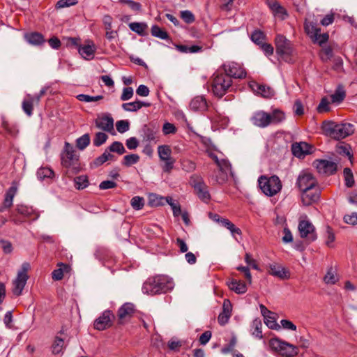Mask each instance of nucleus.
I'll use <instances>...</instances> for the list:
<instances>
[{
    "instance_id": "f257e3e1",
    "label": "nucleus",
    "mask_w": 357,
    "mask_h": 357,
    "mask_svg": "<svg viewBox=\"0 0 357 357\" xmlns=\"http://www.w3.org/2000/svg\"><path fill=\"white\" fill-rule=\"evenodd\" d=\"M321 129L325 135L335 140H340L352 135L354 126L349 123H337L333 121H324Z\"/></svg>"
},
{
    "instance_id": "f03ea898",
    "label": "nucleus",
    "mask_w": 357,
    "mask_h": 357,
    "mask_svg": "<svg viewBox=\"0 0 357 357\" xmlns=\"http://www.w3.org/2000/svg\"><path fill=\"white\" fill-rule=\"evenodd\" d=\"M174 283L165 275H157L147 279L142 287V291L146 294L154 295L166 293L172 289Z\"/></svg>"
},
{
    "instance_id": "7ed1b4c3",
    "label": "nucleus",
    "mask_w": 357,
    "mask_h": 357,
    "mask_svg": "<svg viewBox=\"0 0 357 357\" xmlns=\"http://www.w3.org/2000/svg\"><path fill=\"white\" fill-rule=\"evenodd\" d=\"M259 188L267 196L272 197L281 190L282 183L278 176H261L258 179Z\"/></svg>"
},
{
    "instance_id": "20e7f679",
    "label": "nucleus",
    "mask_w": 357,
    "mask_h": 357,
    "mask_svg": "<svg viewBox=\"0 0 357 357\" xmlns=\"http://www.w3.org/2000/svg\"><path fill=\"white\" fill-rule=\"evenodd\" d=\"M232 80L228 75L225 74L214 75L211 87L213 94L222 98L231 86Z\"/></svg>"
},
{
    "instance_id": "39448f33",
    "label": "nucleus",
    "mask_w": 357,
    "mask_h": 357,
    "mask_svg": "<svg viewBox=\"0 0 357 357\" xmlns=\"http://www.w3.org/2000/svg\"><path fill=\"white\" fill-rule=\"evenodd\" d=\"M270 345L273 350L278 351L280 355L284 357H294L298 354L296 347L278 338L272 339L270 341Z\"/></svg>"
},
{
    "instance_id": "423d86ee",
    "label": "nucleus",
    "mask_w": 357,
    "mask_h": 357,
    "mask_svg": "<svg viewBox=\"0 0 357 357\" xmlns=\"http://www.w3.org/2000/svg\"><path fill=\"white\" fill-rule=\"evenodd\" d=\"M275 45L276 53L284 59H287L294 53V50L291 42L283 35L276 36Z\"/></svg>"
},
{
    "instance_id": "0eeeda50",
    "label": "nucleus",
    "mask_w": 357,
    "mask_h": 357,
    "mask_svg": "<svg viewBox=\"0 0 357 357\" xmlns=\"http://www.w3.org/2000/svg\"><path fill=\"white\" fill-rule=\"evenodd\" d=\"M190 184L194 188L197 197L204 202H208L211 199V195L208 190V186L204 183L203 178L198 175H192L190 177Z\"/></svg>"
},
{
    "instance_id": "6e6552de",
    "label": "nucleus",
    "mask_w": 357,
    "mask_h": 357,
    "mask_svg": "<svg viewBox=\"0 0 357 357\" xmlns=\"http://www.w3.org/2000/svg\"><path fill=\"white\" fill-rule=\"evenodd\" d=\"M296 185L301 191L312 190L318 185V181L311 172L303 171L297 178Z\"/></svg>"
},
{
    "instance_id": "1a4fd4ad",
    "label": "nucleus",
    "mask_w": 357,
    "mask_h": 357,
    "mask_svg": "<svg viewBox=\"0 0 357 357\" xmlns=\"http://www.w3.org/2000/svg\"><path fill=\"white\" fill-rule=\"evenodd\" d=\"M73 147L68 142L65 144V151L61 155V164L66 168L77 169L78 156L75 154Z\"/></svg>"
},
{
    "instance_id": "9d476101",
    "label": "nucleus",
    "mask_w": 357,
    "mask_h": 357,
    "mask_svg": "<svg viewBox=\"0 0 357 357\" xmlns=\"http://www.w3.org/2000/svg\"><path fill=\"white\" fill-rule=\"evenodd\" d=\"M298 228L301 237L308 242L314 241L317 238L315 228L310 220H301Z\"/></svg>"
},
{
    "instance_id": "9b49d317",
    "label": "nucleus",
    "mask_w": 357,
    "mask_h": 357,
    "mask_svg": "<svg viewBox=\"0 0 357 357\" xmlns=\"http://www.w3.org/2000/svg\"><path fill=\"white\" fill-rule=\"evenodd\" d=\"M114 314L110 310H105L93 323L94 328L98 331H103L112 326Z\"/></svg>"
},
{
    "instance_id": "f8f14e48",
    "label": "nucleus",
    "mask_w": 357,
    "mask_h": 357,
    "mask_svg": "<svg viewBox=\"0 0 357 357\" xmlns=\"http://www.w3.org/2000/svg\"><path fill=\"white\" fill-rule=\"evenodd\" d=\"M28 264L23 265V269L17 273L16 279L13 281V293L18 296L22 294L24 287L29 278L26 273Z\"/></svg>"
},
{
    "instance_id": "ddd939ff",
    "label": "nucleus",
    "mask_w": 357,
    "mask_h": 357,
    "mask_svg": "<svg viewBox=\"0 0 357 357\" xmlns=\"http://www.w3.org/2000/svg\"><path fill=\"white\" fill-rule=\"evenodd\" d=\"M223 69L225 73V75L229 76L234 78L242 79L246 76V73L243 68H241L238 63L231 62L223 65Z\"/></svg>"
},
{
    "instance_id": "4468645a",
    "label": "nucleus",
    "mask_w": 357,
    "mask_h": 357,
    "mask_svg": "<svg viewBox=\"0 0 357 357\" xmlns=\"http://www.w3.org/2000/svg\"><path fill=\"white\" fill-rule=\"evenodd\" d=\"M320 197V190L319 185L313 189L301 191V202L304 206H310L317 202Z\"/></svg>"
},
{
    "instance_id": "2eb2a0df",
    "label": "nucleus",
    "mask_w": 357,
    "mask_h": 357,
    "mask_svg": "<svg viewBox=\"0 0 357 357\" xmlns=\"http://www.w3.org/2000/svg\"><path fill=\"white\" fill-rule=\"evenodd\" d=\"M270 119L269 113L259 110L253 113L250 121L254 126L264 128L270 126Z\"/></svg>"
},
{
    "instance_id": "dca6fc26",
    "label": "nucleus",
    "mask_w": 357,
    "mask_h": 357,
    "mask_svg": "<svg viewBox=\"0 0 357 357\" xmlns=\"http://www.w3.org/2000/svg\"><path fill=\"white\" fill-rule=\"evenodd\" d=\"M317 171L321 174H333L337 171V164L327 160H317L314 162Z\"/></svg>"
},
{
    "instance_id": "f3484780",
    "label": "nucleus",
    "mask_w": 357,
    "mask_h": 357,
    "mask_svg": "<svg viewBox=\"0 0 357 357\" xmlns=\"http://www.w3.org/2000/svg\"><path fill=\"white\" fill-rule=\"evenodd\" d=\"M217 166L221 173L219 176H216L214 179L216 183L222 184L227 180L228 174L231 173V166L229 162L225 159H220Z\"/></svg>"
},
{
    "instance_id": "a211bd4d",
    "label": "nucleus",
    "mask_w": 357,
    "mask_h": 357,
    "mask_svg": "<svg viewBox=\"0 0 357 357\" xmlns=\"http://www.w3.org/2000/svg\"><path fill=\"white\" fill-rule=\"evenodd\" d=\"M96 126L106 132L114 131V119L108 114L98 116L95 120Z\"/></svg>"
},
{
    "instance_id": "6ab92c4d",
    "label": "nucleus",
    "mask_w": 357,
    "mask_h": 357,
    "mask_svg": "<svg viewBox=\"0 0 357 357\" xmlns=\"http://www.w3.org/2000/svg\"><path fill=\"white\" fill-rule=\"evenodd\" d=\"M249 86L254 93L264 98H271L275 95L274 90L265 84H259L256 82H251Z\"/></svg>"
},
{
    "instance_id": "aec40b11",
    "label": "nucleus",
    "mask_w": 357,
    "mask_h": 357,
    "mask_svg": "<svg viewBox=\"0 0 357 357\" xmlns=\"http://www.w3.org/2000/svg\"><path fill=\"white\" fill-rule=\"evenodd\" d=\"M135 311V306L132 303H126L123 304L118 310L119 323L123 324L126 321L132 317Z\"/></svg>"
},
{
    "instance_id": "412c9836",
    "label": "nucleus",
    "mask_w": 357,
    "mask_h": 357,
    "mask_svg": "<svg viewBox=\"0 0 357 357\" xmlns=\"http://www.w3.org/2000/svg\"><path fill=\"white\" fill-rule=\"evenodd\" d=\"M157 133V129L147 125H144L141 130L142 140L147 144L156 143Z\"/></svg>"
},
{
    "instance_id": "4be33fe9",
    "label": "nucleus",
    "mask_w": 357,
    "mask_h": 357,
    "mask_svg": "<svg viewBox=\"0 0 357 357\" xmlns=\"http://www.w3.org/2000/svg\"><path fill=\"white\" fill-rule=\"evenodd\" d=\"M312 146L306 142L294 143L291 146V151L294 156L303 158L305 155L311 153Z\"/></svg>"
},
{
    "instance_id": "5701e85b",
    "label": "nucleus",
    "mask_w": 357,
    "mask_h": 357,
    "mask_svg": "<svg viewBox=\"0 0 357 357\" xmlns=\"http://www.w3.org/2000/svg\"><path fill=\"white\" fill-rule=\"evenodd\" d=\"M17 191V187L15 183L8 189L5 194V198L2 206L0 207V211L3 212L5 209L10 208L13 205V198Z\"/></svg>"
},
{
    "instance_id": "b1692460",
    "label": "nucleus",
    "mask_w": 357,
    "mask_h": 357,
    "mask_svg": "<svg viewBox=\"0 0 357 357\" xmlns=\"http://www.w3.org/2000/svg\"><path fill=\"white\" fill-rule=\"evenodd\" d=\"M16 211L24 218H30L32 220H37L39 214L32 207L24 204H18L16 206Z\"/></svg>"
},
{
    "instance_id": "393cba45",
    "label": "nucleus",
    "mask_w": 357,
    "mask_h": 357,
    "mask_svg": "<svg viewBox=\"0 0 357 357\" xmlns=\"http://www.w3.org/2000/svg\"><path fill=\"white\" fill-rule=\"evenodd\" d=\"M96 47L92 41H89L87 45H80L78 48L79 54L86 60L93 59Z\"/></svg>"
},
{
    "instance_id": "a878e982",
    "label": "nucleus",
    "mask_w": 357,
    "mask_h": 357,
    "mask_svg": "<svg viewBox=\"0 0 357 357\" xmlns=\"http://www.w3.org/2000/svg\"><path fill=\"white\" fill-rule=\"evenodd\" d=\"M231 303L228 300H225L222 306V312L219 314L218 317V323L223 326L226 324L231 315Z\"/></svg>"
},
{
    "instance_id": "bb28decb",
    "label": "nucleus",
    "mask_w": 357,
    "mask_h": 357,
    "mask_svg": "<svg viewBox=\"0 0 357 357\" xmlns=\"http://www.w3.org/2000/svg\"><path fill=\"white\" fill-rule=\"evenodd\" d=\"M269 273L271 275L282 280L288 279L290 277L289 272L284 267L278 264L271 265Z\"/></svg>"
},
{
    "instance_id": "cd10ccee",
    "label": "nucleus",
    "mask_w": 357,
    "mask_h": 357,
    "mask_svg": "<svg viewBox=\"0 0 357 357\" xmlns=\"http://www.w3.org/2000/svg\"><path fill=\"white\" fill-rule=\"evenodd\" d=\"M190 107L193 111L203 112L207 109L208 104L204 96H196L190 101Z\"/></svg>"
},
{
    "instance_id": "c85d7f7f",
    "label": "nucleus",
    "mask_w": 357,
    "mask_h": 357,
    "mask_svg": "<svg viewBox=\"0 0 357 357\" xmlns=\"http://www.w3.org/2000/svg\"><path fill=\"white\" fill-rule=\"evenodd\" d=\"M229 288L238 294H242L247 291L245 283L241 280L232 279L227 282Z\"/></svg>"
},
{
    "instance_id": "c756f323",
    "label": "nucleus",
    "mask_w": 357,
    "mask_h": 357,
    "mask_svg": "<svg viewBox=\"0 0 357 357\" xmlns=\"http://www.w3.org/2000/svg\"><path fill=\"white\" fill-rule=\"evenodd\" d=\"M36 103V100L33 96L27 94L22 101V107L23 111L29 116H31L33 114V105Z\"/></svg>"
},
{
    "instance_id": "7c9ffc66",
    "label": "nucleus",
    "mask_w": 357,
    "mask_h": 357,
    "mask_svg": "<svg viewBox=\"0 0 357 357\" xmlns=\"http://www.w3.org/2000/svg\"><path fill=\"white\" fill-rule=\"evenodd\" d=\"M24 38L29 43L33 45H38L45 42L43 36L37 32L26 33Z\"/></svg>"
},
{
    "instance_id": "2f4dec72",
    "label": "nucleus",
    "mask_w": 357,
    "mask_h": 357,
    "mask_svg": "<svg viewBox=\"0 0 357 357\" xmlns=\"http://www.w3.org/2000/svg\"><path fill=\"white\" fill-rule=\"evenodd\" d=\"M269 115L271 119L270 125L279 124L283 122L286 119L284 112L278 109H273V112L269 114Z\"/></svg>"
},
{
    "instance_id": "473e14b6",
    "label": "nucleus",
    "mask_w": 357,
    "mask_h": 357,
    "mask_svg": "<svg viewBox=\"0 0 357 357\" xmlns=\"http://www.w3.org/2000/svg\"><path fill=\"white\" fill-rule=\"evenodd\" d=\"M250 327V331L252 335L259 339L262 338V324L260 319H254Z\"/></svg>"
},
{
    "instance_id": "72a5a7b5",
    "label": "nucleus",
    "mask_w": 357,
    "mask_h": 357,
    "mask_svg": "<svg viewBox=\"0 0 357 357\" xmlns=\"http://www.w3.org/2000/svg\"><path fill=\"white\" fill-rule=\"evenodd\" d=\"M338 280L336 270L333 267L328 268L327 273L324 278V281L327 284H334Z\"/></svg>"
},
{
    "instance_id": "f704fd0d",
    "label": "nucleus",
    "mask_w": 357,
    "mask_h": 357,
    "mask_svg": "<svg viewBox=\"0 0 357 357\" xmlns=\"http://www.w3.org/2000/svg\"><path fill=\"white\" fill-rule=\"evenodd\" d=\"M158 156L160 160H168L171 158L172 150L167 145H160L158 147Z\"/></svg>"
},
{
    "instance_id": "c9c22d12",
    "label": "nucleus",
    "mask_w": 357,
    "mask_h": 357,
    "mask_svg": "<svg viewBox=\"0 0 357 357\" xmlns=\"http://www.w3.org/2000/svg\"><path fill=\"white\" fill-rule=\"evenodd\" d=\"M59 268L55 269L52 273V279L54 280H61L63 277L65 271H68V266L63 263L59 264Z\"/></svg>"
},
{
    "instance_id": "e433bc0d",
    "label": "nucleus",
    "mask_w": 357,
    "mask_h": 357,
    "mask_svg": "<svg viewBox=\"0 0 357 357\" xmlns=\"http://www.w3.org/2000/svg\"><path fill=\"white\" fill-rule=\"evenodd\" d=\"M54 175L53 170L49 167H41L37 171V177L40 181H43L45 178H52Z\"/></svg>"
},
{
    "instance_id": "4c0bfd02",
    "label": "nucleus",
    "mask_w": 357,
    "mask_h": 357,
    "mask_svg": "<svg viewBox=\"0 0 357 357\" xmlns=\"http://www.w3.org/2000/svg\"><path fill=\"white\" fill-rule=\"evenodd\" d=\"M345 91L343 87L339 86L335 91L333 94L331 96V102L333 103H340L345 98Z\"/></svg>"
},
{
    "instance_id": "58836bf2",
    "label": "nucleus",
    "mask_w": 357,
    "mask_h": 357,
    "mask_svg": "<svg viewBox=\"0 0 357 357\" xmlns=\"http://www.w3.org/2000/svg\"><path fill=\"white\" fill-rule=\"evenodd\" d=\"M305 29L310 38H313L314 36H317V33L321 31L320 28H319L316 24L312 22H306L305 23Z\"/></svg>"
},
{
    "instance_id": "ea45409f",
    "label": "nucleus",
    "mask_w": 357,
    "mask_h": 357,
    "mask_svg": "<svg viewBox=\"0 0 357 357\" xmlns=\"http://www.w3.org/2000/svg\"><path fill=\"white\" fill-rule=\"evenodd\" d=\"M268 6L275 14L287 15L285 9L278 1H268Z\"/></svg>"
},
{
    "instance_id": "a19ab883",
    "label": "nucleus",
    "mask_w": 357,
    "mask_h": 357,
    "mask_svg": "<svg viewBox=\"0 0 357 357\" xmlns=\"http://www.w3.org/2000/svg\"><path fill=\"white\" fill-rule=\"evenodd\" d=\"M75 188L78 190L86 188L89 185V180L86 176L82 175L74 178Z\"/></svg>"
},
{
    "instance_id": "79ce46f5",
    "label": "nucleus",
    "mask_w": 357,
    "mask_h": 357,
    "mask_svg": "<svg viewBox=\"0 0 357 357\" xmlns=\"http://www.w3.org/2000/svg\"><path fill=\"white\" fill-rule=\"evenodd\" d=\"M153 36L165 40L169 38L168 33L157 25H153L151 30Z\"/></svg>"
},
{
    "instance_id": "37998d69",
    "label": "nucleus",
    "mask_w": 357,
    "mask_h": 357,
    "mask_svg": "<svg viewBox=\"0 0 357 357\" xmlns=\"http://www.w3.org/2000/svg\"><path fill=\"white\" fill-rule=\"evenodd\" d=\"M266 35L260 30H255L251 34V40L257 45L264 43Z\"/></svg>"
},
{
    "instance_id": "c03bdc74",
    "label": "nucleus",
    "mask_w": 357,
    "mask_h": 357,
    "mask_svg": "<svg viewBox=\"0 0 357 357\" xmlns=\"http://www.w3.org/2000/svg\"><path fill=\"white\" fill-rule=\"evenodd\" d=\"M64 347V340L59 337H56L52 346V351L54 354H59L62 352Z\"/></svg>"
},
{
    "instance_id": "a18cd8bd",
    "label": "nucleus",
    "mask_w": 357,
    "mask_h": 357,
    "mask_svg": "<svg viewBox=\"0 0 357 357\" xmlns=\"http://www.w3.org/2000/svg\"><path fill=\"white\" fill-rule=\"evenodd\" d=\"M343 173H344L345 185L347 188L353 187L354 185V175H353L351 170L349 168L346 167L344 169Z\"/></svg>"
},
{
    "instance_id": "49530a36",
    "label": "nucleus",
    "mask_w": 357,
    "mask_h": 357,
    "mask_svg": "<svg viewBox=\"0 0 357 357\" xmlns=\"http://www.w3.org/2000/svg\"><path fill=\"white\" fill-rule=\"evenodd\" d=\"M139 160V156L137 154H128L124 156L122 164L126 167H130L136 164Z\"/></svg>"
},
{
    "instance_id": "de8ad7c7",
    "label": "nucleus",
    "mask_w": 357,
    "mask_h": 357,
    "mask_svg": "<svg viewBox=\"0 0 357 357\" xmlns=\"http://www.w3.org/2000/svg\"><path fill=\"white\" fill-rule=\"evenodd\" d=\"M90 143V136L84 134L76 140V146L80 150H84Z\"/></svg>"
},
{
    "instance_id": "09e8293b",
    "label": "nucleus",
    "mask_w": 357,
    "mask_h": 357,
    "mask_svg": "<svg viewBox=\"0 0 357 357\" xmlns=\"http://www.w3.org/2000/svg\"><path fill=\"white\" fill-rule=\"evenodd\" d=\"M165 199L168 204L172 207L173 215L176 217L179 216L181 213L180 205L176 203L171 197H167Z\"/></svg>"
},
{
    "instance_id": "8fccbe9b",
    "label": "nucleus",
    "mask_w": 357,
    "mask_h": 357,
    "mask_svg": "<svg viewBox=\"0 0 357 357\" xmlns=\"http://www.w3.org/2000/svg\"><path fill=\"white\" fill-rule=\"evenodd\" d=\"M107 138L108 136L105 133L98 132L93 139V144L95 146H100L107 141Z\"/></svg>"
},
{
    "instance_id": "3c124183",
    "label": "nucleus",
    "mask_w": 357,
    "mask_h": 357,
    "mask_svg": "<svg viewBox=\"0 0 357 357\" xmlns=\"http://www.w3.org/2000/svg\"><path fill=\"white\" fill-rule=\"evenodd\" d=\"M109 151L111 152H116L120 155L126 152V149L123 145V144L120 142H113L109 147L108 148Z\"/></svg>"
},
{
    "instance_id": "603ef678",
    "label": "nucleus",
    "mask_w": 357,
    "mask_h": 357,
    "mask_svg": "<svg viewBox=\"0 0 357 357\" xmlns=\"http://www.w3.org/2000/svg\"><path fill=\"white\" fill-rule=\"evenodd\" d=\"M129 27L132 31L142 35L146 28V25L139 22H132L129 24Z\"/></svg>"
},
{
    "instance_id": "864d4df0",
    "label": "nucleus",
    "mask_w": 357,
    "mask_h": 357,
    "mask_svg": "<svg viewBox=\"0 0 357 357\" xmlns=\"http://www.w3.org/2000/svg\"><path fill=\"white\" fill-rule=\"evenodd\" d=\"M77 98L79 101L89 102L100 100L103 98L102 96H91L86 94H79L77 96Z\"/></svg>"
},
{
    "instance_id": "5fc2aeb1",
    "label": "nucleus",
    "mask_w": 357,
    "mask_h": 357,
    "mask_svg": "<svg viewBox=\"0 0 357 357\" xmlns=\"http://www.w3.org/2000/svg\"><path fill=\"white\" fill-rule=\"evenodd\" d=\"M236 342H237L236 337L235 336H233L231 337V339L230 340L229 343L221 349L222 354H229V353L233 351V350L236 344Z\"/></svg>"
},
{
    "instance_id": "6e6d98bb",
    "label": "nucleus",
    "mask_w": 357,
    "mask_h": 357,
    "mask_svg": "<svg viewBox=\"0 0 357 357\" xmlns=\"http://www.w3.org/2000/svg\"><path fill=\"white\" fill-rule=\"evenodd\" d=\"M130 204L134 209L139 210L143 208L144 200L142 197L135 196L131 199Z\"/></svg>"
},
{
    "instance_id": "4d7b16f0",
    "label": "nucleus",
    "mask_w": 357,
    "mask_h": 357,
    "mask_svg": "<svg viewBox=\"0 0 357 357\" xmlns=\"http://www.w3.org/2000/svg\"><path fill=\"white\" fill-rule=\"evenodd\" d=\"M326 245L330 248L333 247V243L335 241V234L333 229L329 226L326 227Z\"/></svg>"
},
{
    "instance_id": "13d9d810",
    "label": "nucleus",
    "mask_w": 357,
    "mask_h": 357,
    "mask_svg": "<svg viewBox=\"0 0 357 357\" xmlns=\"http://www.w3.org/2000/svg\"><path fill=\"white\" fill-rule=\"evenodd\" d=\"M116 130L120 133H123L129 130L130 123L126 120H120L116 123Z\"/></svg>"
},
{
    "instance_id": "bf43d9fd",
    "label": "nucleus",
    "mask_w": 357,
    "mask_h": 357,
    "mask_svg": "<svg viewBox=\"0 0 357 357\" xmlns=\"http://www.w3.org/2000/svg\"><path fill=\"white\" fill-rule=\"evenodd\" d=\"M265 319V324L266 326L273 330H278L280 328V326L276 322L274 317L271 316V314L268 315L266 318H264Z\"/></svg>"
},
{
    "instance_id": "052dcab7",
    "label": "nucleus",
    "mask_w": 357,
    "mask_h": 357,
    "mask_svg": "<svg viewBox=\"0 0 357 357\" xmlns=\"http://www.w3.org/2000/svg\"><path fill=\"white\" fill-rule=\"evenodd\" d=\"M181 17L183 21L188 24L192 23L195 18L192 13L190 10H183L181 13Z\"/></svg>"
},
{
    "instance_id": "680f3d73",
    "label": "nucleus",
    "mask_w": 357,
    "mask_h": 357,
    "mask_svg": "<svg viewBox=\"0 0 357 357\" xmlns=\"http://www.w3.org/2000/svg\"><path fill=\"white\" fill-rule=\"evenodd\" d=\"M122 108L127 112H137L139 110V106L137 100L135 102L123 103Z\"/></svg>"
},
{
    "instance_id": "e2e57ef3",
    "label": "nucleus",
    "mask_w": 357,
    "mask_h": 357,
    "mask_svg": "<svg viewBox=\"0 0 357 357\" xmlns=\"http://www.w3.org/2000/svg\"><path fill=\"white\" fill-rule=\"evenodd\" d=\"M329 101L326 98H323L317 107V110L319 113L328 112L330 110V107L328 106Z\"/></svg>"
},
{
    "instance_id": "0e129e2a",
    "label": "nucleus",
    "mask_w": 357,
    "mask_h": 357,
    "mask_svg": "<svg viewBox=\"0 0 357 357\" xmlns=\"http://www.w3.org/2000/svg\"><path fill=\"white\" fill-rule=\"evenodd\" d=\"M77 3V0H59L56 4V7L57 8H63L70 6H74Z\"/></svg>"
},
{
    "instance_id": "69168bd1",
    "label": "nucleus",
    "mask_w": 357,
    "mask_h": 357,
    "mask_svg": "<svg viewBox=\"0 0 357 357\" xmlns=\"http://www.w3.org/2000/svg\"><path fill=\"white\" fill-rule=\"evenodd\" d=\"M176 131V128L172 123L166 122L162 127V132L165 135L174 134Z\"/></svg>"
},
{
    "instance_id": "338daca9",
    "label": "nucleus",
    "mask_w": 357,
    "mask_h": 357,
    "mask_svg": "<svg viewBox=\"0 0 357 357\" xmlns=\"http://www.w3.org/2000/svg\"><path fill=\"white\" fill-rule=\"evenodd\" d=\"M133 96V89L132 87H126L123 90L121 96V100L123 101L128 100Z\"/></svg>"
},
{
    "instance_id": "774afa93",
    "label": "nucleus",
    "mask_w": 357,
    "mask_h": 357,
    "mask_svg": "<svg viewBox=\"0 0 357 357\" xmlns=\"http://www.w3.org/2000/svg\"><path fill=\"white\" fill-rule=\"evenodd\" d=\"M344 220L346 223L352 225H357V213L354 212L350 215H346L344 217Z\"/></svg>"
}]
</instances>
